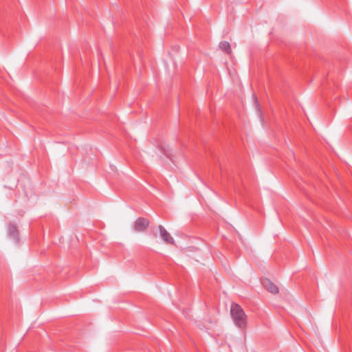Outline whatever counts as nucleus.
<instances>
[{"instance_id": "nucleus-1", "label": "nucleus", "mask_w": 352, "mask_h": 352, "mask_svg": "<svg viewBox=\"0 0 352 352\" xmlns=\"http://www.w3.org/2000/svg\"><path fill=\"white\" fill-rule=\"evenodd\" d=\"M230 314L235 325L241 329H245L247 327V315L242 307L236 304L232 303L230 307Z\"/></svg>"}, {"instance_id": "nucleus-2", "label": "nucleus", "mask_w": 352, "mask_h": 352, "mask_svg": "<svg viewBox=\"0 0 352 352\" xmlns=\"http://www.w3.org/2000/svg\"><path fill=\"white\" fill-rule=\"evenodd\" d=\"M150 221L148 219L144 217L138 218L133 225V230L136 232H142L148 227Z\"/></svg>"}, {"instance_id": "nucleus-3", "label": "nucleus", "mask_w": 352, "mask_h": 352, "mask_svg": "<svg viewBox=\"0 0 352 352\" xmlns=\"http://www.w3.org/2000/svg\"><path fill=\"white\" fill-rule=\"evenodd\" d=\"M158 230L160 231V236L164 240V241L168 244H175V241L173 238L170 236V234L167 232V230L162 226H158Z\"/></svg>"}, {"instance_id": "nucleus-4", "label": "nucleus", "mask_w": 352, "mask_h": 352, "mask_svg": "<svg viewBox=\"0 0 352 352\" xmlns=\"http://www.w3.org/2000/svg\"><path fill=\"white\" fill-rule=\"evenodd\" d=\"M263 287L270 293L276 294L278 293L279 289L278 287L274 284L270 280L265 278L262 280Z\"/></svg>"}, {"instance_id": "nucleus-5", "label": "nucleus", "mask_w": 352, "mask_h": 352, "mask_svg": "<svg viewBox=\"0 0 352 352\" xmlns=\"http://www.w3.org/2000/svg\"><path fill=\"white\" fill-rule=\"evenodd\" d=\"M8 233L9 236L17 240L18 230L16 226L12 223H10L8 226Z\"/></svg>"}, {"instance_id": "nucleus-6", "label": "nucleus", "mask_w": 352, "mask_h": 352, "mask_svg": "<svg viewBox=\"0 0 352 352\" xmlns=\"http://www.w3.org/2000/svg\"><path fill=\"white\" fill-rule=\"evenodd\" d=\"M219 48L225 52L226 53L230 54H231V47L228 42L227 41H222L219 43Z\"/></svg>"}, {"instance_id": "nucleus-7", "label": "nucleus", "mask_w": 352, "mask_h": 352, "mask_svg": "<svg viewBox=\"0 0 352 352\" xmlns=\"http://www.w3.org/2000/svg\"><path fill=\"white\" fill-rule=\"evenodd\" d=\"M159 148H160V150L164 152V153L168 157H169V154H168V150H166L164 147L162 146H160Z\"/></svg>"}]
</instances>
